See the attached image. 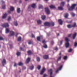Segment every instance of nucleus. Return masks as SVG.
<instances>
[{
  "label": "nucleus",
  "mask_w": 77,
  "mask_h": 77,
  "mask_svg": "<svg viewBox=\"0 0 77 77\" xmlns=\"http://www.w3.org/2000/svg\"><path fill=\"white\" fill-rule=\"evenodd\" d=\"M2 26L3 27H8L9 25L8 23H5L4 24H2Z\"/></svg>",
  "instance_id": "obj_4"
},
{
  "label": "nucleus",
  "mask_w": 77,
  "mask_h": 77,
  "mask_svg": "<svg viewBox=\"0 0 77 77\" xmlns=\"http://www.w3.org/2000/svg\"><path fill=\"white\" fill-rule=\"evenodd\" d=\"M18 34H19V33H17V34H16V35H15V36H16V37H17V35H18Z\"/></svg>",
  "instance_id": "obj_60"
},
{
  "label": "nucleus",
  "mask_w": 77,
  "mask_h": 77,
  "mask_svg": "<svg viewBox=\"0 0 77 77\" xmlns=\"http://www.w3.org/2000/svg\"><path fill=\"white\" fill-rule=\"evenodd\" d=\"M48 35H50V33H48Z\"/></svg>",
  "instance_id": "obj_63"
},
{
  "label": "nucleus",
  "mask_w": 77,
  "mask_h": 77,
  "mask_svg": "<svg viewBox=\"0 0 77 77\" xmlns=\"http://www.w3.org/2000/svg\"><path fill=\"white\" fill-rule=\"evenodd\" d=\"M14 67H16L17 66V64L16 63H14Z\"/></svg>",
  "instance_id": "obj_54"
},
{
  "label": "nucleus",
  "mask_w": 77,
  "mask_h": 77,
  "mask_svg": "<svg viewBox=\"0 0 77 77\" xmlns=\"http://www.w3.org/2000/svg\"><path fill=\"white\" fill-rule=\"evenodd\" d=\"M23 65V63L22 62H20L18 63V65H19V66H22Z\"/></svg>",
  "instance_id": "obj_30"
},
{
  "label": "nucleus",
  "mask_w": 77,
  "mask_h": 77,
  "mask_svg": "<svg viewBox=\"0 0 77 77\" xmlns=\"http://www.w3.org/2000/svg\"><path fill=\"white\" fill-rule=\"evenodd\" d=\"M36 5V4H33L31 5V6L33 8H35Z\"/></svg>",
  "instance_id": "obj_13"
},
{
  "label": "nucleus",
  "mask_w": 77,
  "mask_h": 77,
  "mask_svg": "<svg viewBox=\"0 0 77 77\" xmlns=\"http://www.w3.org/2000/svg\"><path fill=\"white\" fill-rule=\"evenodd\" d=\"M8 13L9 14H11V11H8Z\"/></svg>",
  "instance_id": "obj_61"
},
{
  "label": "nucleus",
  "mask_w": 77,
  "mask_h": 77,
  "mask_svg": "<svg viewBox=\"0 0 77 77\" xmlns=\"http://www.w3.org/2000/svg\"><path fill=\"white\" fill-rule=\"evenodd\" d=\"M41 66L40 65H38L37 66V69L38 70H40L41 69Z\"/></svg>",
  "instance_id": "obj_23"
},
{
  "label": "nucleus",
  "mask_w": 77,
  "mask_h": 77,
  "mask_svg": "<svg viewBox=\"0 0 77 77\" xmlns=\"http://www.w3.org/2000/svg\"><path fill=\"white\" fill-rule=\"evenodd\" d=\"M11 19V17H8V21H9Z\"/></svg>",
  "instance_id": "obj_45"
},
{
  "label": "nucleus",
  "mask_w": 77,
  "mask_h": 77,
  "mask_svg": "<svg viewBox=\"0 0 77 77\" xmlns=\"http://www.w3.org/2000/svg\"><path fill=\"white\" fill-rule=\"evenodd\" d=\"M31 58H30L28 57L26 61V63H29L30 60Z\"/></svg>",
  "instance_id": "obj_8"
},
{
  "label": "nucleus",
  "mask_w": 77,
  "mask_h": 77,
  "mask_svg": "<svg viewBox=\"0 0 77 77\" xmlns=\"http://www.w3.org/2000/svg\"><path fill=\"white\" fill-rule=\"evenodd\" d=\"M77 33H75L74 34H73V39H74Z\"/></svg>",
  "instance_id": "obj_16"
},
{
  "label": "nucleus",
  "mask_w": 77,
  "mask_h": 77,
  "mask_svg": "<svg viewBox=\"0 0 77 77\" xmlns=\"http://www.w3.org/2000/svg\"><path fill=\"white\" fill-rule=\"evenodd\" d=\"M1 2H2V3H4V1H1Z\"/></svg>",
  "instance_id": "obj_64"
},
{
  "label": "nucleus",
  "mask_w": 77,
  "mask_h": 77,
  "mask_svg": "<svg viewBox=\"0 0 77 77\" xmlns=\"http://www.w3.org/2000/svg\"><path fill=\"white\" fill-rule=\"evenodd\" d=\"M61 57L60 56L58 58V59H57V62H58L59 61V60H61Z\"/></svg>",
  "instance_id": "obj_39"
},
{
  "label": "nucleus",
  "mask_w": 77,
  "mask_h": 77,
  "mask_svg": "<svg viewBox=\"0 0 77 77\" xmlns=\"http://www.w3.org/2000/svg\"><path fill=\"white\" fill-rule=\"evenodd\" d=\"M37 23L38 24H41L42 23V21L40 20H38L37 21Z\"/></svg>",
  "instance_id": "obj_31"
},
{
  "label": "nucleus",
  "mask_w": 77,
  "mask_h": 77,
  "mask_svg": "<svg viewBox=\"0 0 77 77\" xmlns=\"http://www.w3.org/2000/svg\"><path fill=\"white\" fill-rule=\"evenodd\" d=\"M46 69L45 67H43L42 70L40 72V74L42 75L45 71Z\"/></svg>",
  "instance_id": "obj_5"
},
{
  "label": "nucleus",
  "mask_w": 77,
  "mask_h": 77,
  "mask_svg": "<svg viewBox=\"0 0 77 77\" xmlns=\"http://www.w3.org/2000/svg\"><path fill=\"white\" fill-rule=\"evenodd\" d=\"M38 7H39V8L42 9L43 8V6H42V5H39V6Z\"/></svg>",
  "instance_id": "obj_32"
},
{
  "label": "nucleus",
  "mask_w": 77,
  "mask_h": 77,
  "mask_svg": "<svg viewBox=\"0 0 77 77\" xmlns=\"http://www.w3.org/2000/svg\"><path fill=\"white\" fill-rule=\"evenodd\" d=\"M65 18H67V17L68 16V13H66L65 14Z\"/></svg>",
  "instance_id": "obj_22"
},
{
  "label": "nucleus",
  "mask_w": 77,
  "mask_h": 77,
  "mask_svg": "<svg viewBox=\"0 0 77 77\" xmlns=\"http://www.w3.org/2000/svg\"><path fill=\"white\" fill-rule=\"evenodd\" d=\"M44 25H45L48 26H50L51 25L53 26H54V23L53 22H46L44 23Z\"/></svg>",
  "instance_id": "obj_1"
},
{
  "label": "nucleus",
  "mask_w": 77,
  "mask_h": 77,
  "mask_svg": "<svg viewBox=\"0 0 77 77\" xmlns=\"http://www.w3.org/2000/svg\"><path fill=\"white\" fill-rule=\"evenodd\" d=\"M46 18V17H45V16H42V20H45Z\"/></svg>",
  "instance_id": "obj_24"
},
{
  "label": "nucleus",
  "mask_w": 77,
  "mask_h": 77,
  "mask_svg": "<svg viewBox=\"0 0 77 77\" xmlns=\"http://www.w3.org/2000/svg\"><path fill=\"white\" fill-rule=\"evenodd\" d=\"M73 9V8H72V7H71L70 8H68L69 10L70 11H72Z\"/></svg>",
  "instance_id": "obj_35"
},
{
  "label": "nucleus",
  "mask_w": 77,
  "mask_h": 77,
  "mask_svg": "<svg viewBox=\"0 0 77 77\" xmlns=\"http://www.w3.org/2000/svg\"><path fill=\"white\" fill-rule=\"evenodd\" d=\"M32 43V42H30L28 43V44L29 45H30V44H31Z\"/></svg>",
  "instance_id": "obj_51"
},
{
  "label": "nucleus",
  "mask_w": 77,
  "mask_h": 77,
  "mask_svg": "<svg viewBox=\"0 0 77 77\" xmlns=\"http://www.w3.org/2000/svg\"><path fill=\"white\" fill-rule=\"evenodd\" d=\"M22 38L21 37H19L18 38V41H20L21 40Z\"/></svg>",
  "instance_id": "obj_33"
},
{
  "label": "nucleus",
  "mask_w": 77,
  "mask_h": 77,
  "mask_svg": "<svg viewBox=\"0 0 77 77\" xmlns=\"http://www.w3.org/2000/svg\"><path fill=\"white\" fill-rule=\"evenodd\" d=\"M72 50V48H70L69 50L68 51L69 52H71Z\"/></svg>",
  "instance_id": "obj_40"
},
{
  "label": "nucleus",
  "mask_w": 77,
  "mask_h": 77,
  "mask_svg": "<svg viewBox=\"0 0 77 77\" xmlns=\"http://www.w3.org/2000/svg\"><path fill=\"white\" fill-rule=\"evenodd\" d=\"M43 57L45 59H48V56L45 55L43 56Z\"/></svg>",
  "instance_id": "obj_9"
},
{
  "label": "nucleus",
  "mask_w": 77,
  "mask_h": 77,
  "mask_svg": "<svg viewBox=\"0 0 77 77\" xmlns=\"http://www.w3.org/2000/svg\"><path fill=\"white\" fill-rule=\"evenodd\" d=\"M67 58V57L66 56H65L63 57V59H64V60H66Z\"/></svg>",
  "instance_id": "obj_44"
},
{
  "label": "nucleus",
  "mask_w": 77,
  "mask_h": 77,
  "mask_svg": "<svg viewBox=\"0 0 77 77\" xmlns=\"http://www.w3.org/2000/svg\"><path fill=\"white\" fill-rule=\"evenodd\" d=\"M42 43L43 44H45V43H46V42H45V40H44L43 41Z\"/></svg>",
  "instance_id": "obj_46"
},
{
  "label": "nucleus",
  "mask_w": 77,
  "mask_h": 77,
  "mask_svg": "<svg viewBox=\"0 0 77 77\" xmlns=\"http://www.w3.org/2000/svg\"><path fill=\"white\" fill-rule=\"evenodd\" d=\"M76 26V23H75L73 25H72V27H75Z\"/></svg>",
  "instance_id": "obj_37"
},
{
  "label": "nucleus",
  "mask_w": 77,
  "mask_h": 77,
  "mask_svg": "<svg viewBox=\"0 0 77 77\" xmlns=\"http://www.w3.org/2000/svg\"><path fill=\"white\" fill-rule=\"evenodd\" d=\"M7 13H5V14L3 15V16H2V18L3 19H4V18H5L6 17H7Z\"/></svg>",
  "instance_id": "obj_15"
},
{
  "label": "nucleus",
  "mask_w": 77,
  "mask_h": 77,
  "mask_svg": "<svg viewBox=\"0 0 77 77\" xmlns=\"http://www.w3.org/2000/svg\"><path fill=\"white\" fill-rule=\"evenodd\" d=\"M4 39L2 37H0V40H2Z\"/></svg>",
  "instance_id": "obj_47"
},
{
  "label": "nucleus",
  "mask_w": 77,
  "mask_h": 77,
  "mask_svg": "<svg viewBox=\"0 0 77 77\" xmlns=\"http://www.w3.org/2000/svg\"><path fill=\"white\" fill-rule=\"evenodd\" d=\"M26 69V67H23V70H25Z\"/></svg>",
  "instance_id": "obj_56"
},
{
  "label": "nucleus",
  "mask_w": 77,
  "mask_h": 77,
  "mask_svg": "<svg viewBox=\"0 0 77 77\" xmlns=\"http://www.w3.org/2000/svg\"><path fill=\"white\" fill-rule=\"evenodd\" d=\"M58 8L59 10H63V8L61 7H59Z\"/></svg>",
  "instance_id": "obj_28"
},
{
  "label": "nucleus",
  "mask_w": 77,
  "mask_h": 77,
  "mask_svg": "<svg viewBox=\"0 0 77 77\" xmlns=\"http://www.w3.org/2000/svg\"><path fill=\"white\" fill-rule=\"evenodd\" d=\"M37 40L38 41H41V37L40 36H38L37 38Z\"/></svg>",
  "instance_id": "obj_17"
},
{
  "label": "nucleus",
  "mask_w": 77,
  "mask_h": 77,
  "mask_svg": "<svg viewBox=\"0 0 77 77\" xmlns=\"http://www.w3.org/2000/svg\"><path fill=\"white\" fill-rule=\"evenodd\" d=\"M37 60L38 62H39L40 61V58L39 57H37Z\"/></svg>",
  "instance_id": "obj_38"
},
{
  "label": "nucleus",
  "mask_w": 77,
  "mask_h": 77,
  "mask_svg": "<svg viewBox=\"0 0 77 77\" xmlns=\"http://www.w3.org/2000/svg\"><path fill=\"white\" fill-rule=\"evenodd\" d=\"M67 27L68 28H71V27H72V25L70 24L68 25H67Z\"/></svg>",
  "instance_id": "obj_29"
},
{
  "label": "nucleus",
  "mask_w": 77,
  "mask_h": 77,
  "mask_svg": "<svg viewBox=\"0 0 77 77\" xmlns=\"http://www.w3.org/2000/svg\"><path fill=\"white\" fill-rule=\"evenodd\" d=\"M65 40L67 42H68V41H69V40H68V38H65Z\"/></svg>",
  "instance_id": "obj_42"
},
{
  "label": "nucleus",
  "mask_w": 77,
  "mask_h": 77,
  "mask_svg": "<svg viewBox=\"0 0 77 77\" xmlns=\"http://www.w3.org/2000/svg\"><path fill=\"white\" fill-rule=\"evenodd\" d=\"M48 72L50 73V76L51 77H53L52 75H53V69H50L48 70Z\"/></svg>",
  "instance_id": "obj_3"
},
{
  "label": "nucleus",
  "mask_w": 77,
  "mask_h": 77,
  "mask_svg": "<svg viewBox=\"0 0 77 77\" xmlns=\"http://www.w3.org/2000/svg\"><path fill=\"white\" fill-rule=\"evenodd\" d=\"M65 2H61L60 5L61 6H63L64 5Z\"/></svg>",
  "instance_id": "obj_26"
},
{
  "label": "nucleus",
  "mask_w": 77,
  "mask_h": 77,
  "mask_svg": "<svg viewBox=\"0 0 77 77\" xmlns=\"http://www.w3.org/2000/svg\"><path fill=\"white\" fill-rule=\"evenodd\" d=\"M34 68V66L33 65L31 66L30 67V69L31 70H33Z\"/></svg>",
  "instance_id": "obj_19"
},
{
  "label": "nucleus",
  "mask_w": 77,
  "mask_h": 77,
  "mask_svg": "<svg viewBox=\"0 0 77 77\" xmlns=\"http://www.w3.org/2000/svg\"><path fill=\"white\" fill-rule=\"evenodd\" d=\"M14 24L15 26H17L18 25V23L17 21H16L15 22H14Z\"/></svg>",
  "instance_id": "obj_36"
},
{
  "label": "nucleus",
  "mask_w": 77,
  "mask_h": 77,
  "mask_svg": "<svg viewBox=\"0 0 77 77\" xmlns=\"http://www.w3.org/2000/svg\"><path fill=\"white\" fill-rule=\"evenodd\" d=\"M59 70L58 69L55 72L56 73H57L58 72V71Z\"/></svg>",
  "instance_id": "obj_53"
},
{
  "label": "nucleus",
  "mask_w": 77,
  "mask_h": 77,
  "mask_svg": "<svg viewBox=\"0 0 77 77\" xmlns=\"http://www.w3.org/2000/svg\"><path fill=\"white\" fill-rule=\"evenodd\" d=\"M27 53L28 55H31V54H32V53L31 51H29L27 52Z\"/></svg>",
  "instance_id": "obj_10"
},
{
  "label": "nucleus",
  "mask_w": 77,
  "mask_h": 77,
  "mask_svg": "<svg viewBox=\"0 0 77 77\" xmlns=\"http://www.w3.org/2000/svg\"><path fill=\"white\" fill-rule=\"evenodd\" d=\"M54 49L56 50H58V48H57V47H56Z\"/></svg>",
  "instance_id": "obj_55"
},
{
  "label": "nucleus",
  "mask_w": 77,
  "mask_h": 77,
  "mask_svg": "<svg viewBox=\"0 0 77 77\" xmlns=\"http://www.w3.org/2000/svg\"><path fill=\"white\" fill-rule=\"evenodd\" d=\"M20 8H17V12L18 13H19L20 12Z\"/></svg>",
  "instance_id": "obj_21"
},
{
  "label": "nucleus",
  "mask_w": 77,
  "mask_h": 77,
  "mask_svg": "<svg viewBox=\"0 0 77 77\" xmlns=\"http://www.w3.org/2000/svg\"><path fill=\"white\" fill-rule=\"evenodd\" d=\"M58 22L59 23L60 25H62L63 24V21L61 20V19H59L58 20Z\"/></svg>",
  "instance_id": "obj_12"
},
{
  "label": "nucleus",
  "mask_w": 77,
  "mask_h": 77,
  "mask_svg": "<svg viewBox=\"0 0 77 77\" xmlns=\"http://www.w3.org/2000/svg\"><path fill=\"white\" fill-rule=\"evenodd\" d=\"M10 10L11 11H13L14 10V7H11Z\"/></svg>",
  "instance_id": "obj_20"
},
{
  "label": "nucleus",
  "mask_w": 77,
  "mask_h": 77,
  "mask_svg": "<svg viewBox=\"0 0 77 77\" xmlns=\"http://www.w3.org/2000/svg\"><path fill=\"white\" fill-rule=\"evenodd\" d=\"M5 7L6 6L5 5H3L2 7V9H5Z\"/></svg>",
  "instance_id": "obj_43"
},
{
  "label": "nucleus",
  "mask_w": 77,
  "mask_h": 77,
  "mask_svg": "<svg viewBox=\"0 0 77 77\" xmlns=\"http://www.w3.org/2000/svg\"><path fill=\"white\" fill-rule=\"evenodd\" d=\"M71 14L72 17H74L75 16V14L74 13H73V12L71 13Z\"/></svg>",
  "instance_id": "obj_41"
},
{
  "label": "nucleus",
  "mask_w": 77,
  "mask_h": 77,
  "mask_svg": "<svg viewBox=\"0 0 77 77\" xmlns=\"http://www.w3.org/2000/svg\"><path fill=\"white\" fill-rule=\"evenodd\" d=\"M43 47L44 48H48V47L47 46V45L45 44L43 46Z\"/></svg>",
  "instance_id": "obj_25"
},
{
  "label": "nucleus",
  "mask_w": 77,
  "mask_h": 77,
  "mask_svg": "<svg viewBox=\"0 0 77 77\" xmlns=\"http://www.w3.org/2000/svg\"><path fill=\"white\" fill-rule=\"evenodd\" d=\"M74 46H75V47H76V46H77V42H75V43Z\"/></svg>",
  "instance_id": "obj_48"
},
{
  "label": "nucleus",
  "mask_w": 77,
  "mask_h": 77,
  "mask_svg": "<svg viewBox=\"0 0 77 77\" xmlns=\"http://www.w3.org/2000/svg\"><path fill=\"white\" fill-rule=\"evenodd\" d=\"M9 32V29L8 28L6 29V33H8Z\"/></svg>",
  "instance_id": "obj_27"
},
{
  "label": "nucleus",
  "mask_w": 77,
  "mask_h": 77,
  "mask_svg": "<svg viewBox=\"0 0 77 77\" xmlns=\"http://www.w3.org/2000/svg\"><path fill=\"white\" fill-rule=\"evenodd\" d=\"M71 35V34H69V35H68V37H70Z\"/></svg>",
  "instance_id": "obj_62"
},
{
  "label": "nucleus",
  "mask_w": 77,
  "mask_h": 77,
  "mask_svg": "<svg viewBox=\"0 0 77 77\" xmlns=\"http://www.w3.org/2000/svg\"><path fill=\"white\" fill-rule=\"evenodd\" d=\"M77 5V4H73L72 5L71 7L72 8V9H74Z\"/></svg>",
  "instance_id": "obj_14"
},
{
  "label": "nucleus",
  "mask_w": 77,
  "mask_h": 77,
  "mask_svg": "<svg viewBox=\"0 0 77 77\" xmlns=\"http://www.w3.org/2000/svg\"><path fill=\"white\" fill-rule=\"evenodd\" d=\"M45 11L47 14H50V11L48 8H45Z\"/></svg>",
  "instance_id": "obj_2"
},
{
  "label": "nucleus",
  "mask_w": 77,
  "mask_h": 77,
  "mask_svg": "<svg viewBox=\"0 0 77 77\" xmlns=\"http://www.w3.org/2000/svg\"><path fill=\"white\" fill-rule=\"evenodd\" d=\"M63 41H60V43L61 45L62 44V42H63Z\"/></svg>",
  "instance_id": "obj_58"
},
{
  "label": "nucleus",
  "mask_w": 77,
  "mask_h": 77,
  "mask_svg": "<svg viewBox=\"0 0 77 77\" xmlns=\"http://www.w3.org/2000/svg\"><path fill=\"white\" fill-rule=\"evenodd\" d=\"M6 60L5 59H3L2 61V64L3 66H4L5 65H6Z\"/></svg>",
  "instance_id": "obj_6"
},
{
  "label": "nucleus",
  "mask_w": 77,
  "mask_h": 77,
  "mask_svg": "<svg viewBox=\"0 0 77 77\" xmlns=\"http://www.w3.org/2000/svg\"><path fill=\"white\" fill-rule=\"evenodd\" d=\"M63 67V66H60V68H59V69H58L59 70H60Z\"/></svg>",
  "instance_id": "obj_49"
},
{
  "label": "nucleus",
  "mask_w": 77,
  "mask_h": 77,
  "mask_svg": "<svg viewBox=\"0 0 77 77\" xmlns=\"http://www.w3.org/2000/svg\"><path fill=\"white\" fill-rule=\"evenodd\" d=\"M50 8L51 9H53V8H55L56 7H55V6H54L53 5H51L50 6Z\"/></svg>",
  "instance_id": "obj_18"
},
{
  "label": "nucleus",
  "mask_w": 77,
  "mask_h": 77,
  "mask_svg": "<svg viewBox=\"0 0 77 77\" xmlns=\"http://www.w3.org/2000/svg\"><path fill=\"white\" fill-rule=\"evenodd\" d=\"M14 32L13 31H11L10 32V34L9 35V36H13L14 35Z\"/></svg>",
  "instance_id": "obj_7"
},
{
  "label": "nucleus",
  "mask_w": 77,
  "mask_h": 77,
  "mask_svg": "<svg viewBox=\"0 0 77 77\" xmlns=\"http://www.w3.org/2000/svg\"><path fill=\"white\" fill-rule=\"evenodd\" d=\"M47 75L46 74H45L44 75L43 77H46Z\"/></svg>",
  "instance_id": "obj_57"
},
{
  "label": "nucleus",
  "mask_w": 77,
  "mask_h": 77,
  "mask_svg": "<svg viewBox=\"0 0 77 77\" xmlns=\"http://www.w3.org/2000/svg\"><path fill=\"white\" fill-rule=\"evenodd\" d=\"M17 56H20V53L19 52H17L16 54Z\"/></svg>",
  "instance_id": "obj_34"
},
{
  "label": "nucleus",
  "mask_w": 77,
  "mask_h": 77,
  "mask_svg": "<svg viewBox=\"0 0 77 77\" xmlns=\"http://www.w3.org/2000/svg\"><path fill=\"white\" fill-rule=\"evenodd\" d=\"M20 50H21L23 51H24L23 49V48L22 47H20Z\"/></svg>",
  "instance_id": "obj_50"
},
{
  "label": "nucleus",
  "mask_w": 77,
  "mask_h": 77,
  "mask_svg": "<svg viewBox=\"0 0 77 77\" xmlns=\"http://www.w3.org/2000/svg\"><path fill=\"white\" fill-rule=\"evenodd\" d=\"M32 38H35V35H34L33 34H32Z\"/></svg>",
  "instance_id": "obj_52"
},
{
  "label": "nucleus",
  "mask_w": 77,
  "mask_h": 77,
  "mask_svg": "<svg viewBox=\"0 0 77 77\" xmlns=\"http://www.w3.org/2000/svg\"><path fill=\"white\" fill-rule=\"evenodd\" d=\"M65 45L66 47L67 48L69 46V44L68 42H67L66 43Z\"/></svg>",
  "instance_id": "obj_11"
},
{
  "label": "nucleus",
  "mask_w": 77,
  "mask_h": 77,
  "mask_svg": "<svg viewBox=\"0 0 77 77\" xmlns=\"http://www.w3.org/2000/svg\"><path fill=\"white\" fill-rule=\"evenodd\" d=\"M53 44H54V42H53V41H52L51 42V45H53Z\"/></svg>",
  "instance_id": "obj_59"
}]
</instances>
